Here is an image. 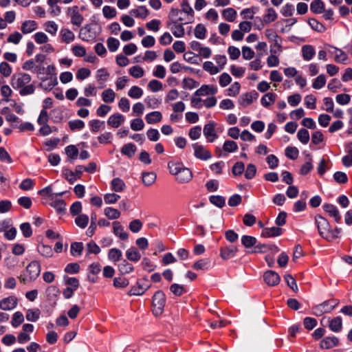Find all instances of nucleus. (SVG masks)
<instances>
[{
  "mask_svg": "<svg viewBox=\"0 0 352 352\" xmlns=\"http://www.w3.org/2000/svg\"><path fill=\"white\" fill-rule=\"evenodd\" d=\"M32 80L30 74L19 72L12 76L10 84L16 90H19V94L22 96L31 95L34 93L35 87L33 85H28Z\"/></svg>",
  "mask_w": 352,
  "mask_h": 352,
  "instance_id": "obj_1",
  "label": "nucleus"
},
{
  "mask_svg": "<svg viewBox=\"0 0 352 352\" xmlns=\"http://www.w3.org/2000/svg\"><path fill=\"white\" fill-rule=\"evenodd\" d=\"M315 222L318 233L323 239L331 241L339 237L341 229L338 228L331 229L329 221L324 217L317 215L315 217Z\"/></svg>",
  "mask_w": 352,
  "mask_h": 352,
  "instance_id": "obj_2",
  "label": "nucleus"
},
{
  "mask_svg": "<svg viewBox=\"0 0 352 352\" xmlns=\"http://www.w3.org/2000/svg\"><path fill=\"white\" fill-rule=\"evenodd\" d=\"M168 168L170 173L175 175L176 181L179 184L188 183L192 179L191 170L181 162L170 161L168 163Z\"/></svg>",
  "mask_w": 352,
  "mask_h": 352,
  "instance_id": "obj_3",
  "label": "nucleus"
},
{
  "mask_svg": "<svg viewBox=\"0 0 352 352\" xmlns=\"http://www.w3.org/2000/svg\"><path fill=\"white\" fill-rule=\"evenodd\" d=\"M166 301L165 294L162 290H158L154 294L152 298V311L155 316L162 314Z\"/></svg>",
  "mask_w": 352,
  "mask_h": 352,
  "instance_id": "obj_4",
  "label": "nucleus"
},
{
  "mask_svg": "<svg viewBox=\"0 0 352 352\" xmlns=\"http://www.w3.org/2000/svg\"><path fill=\"white\" fill-rule=\"evenodd\" d=\"M339 302L336 299H329L314 307L316 315H322L324 313L331 312L338 305Z\"/></svg>",
  "mask_w": 352,
  "mask_h": 352,
  "instance_id": "obj_5",
  "label": "nucleus"
},
{
  "mask_svg": "<svg viewBox=\"0 0 352 352\" xmlns=\"http://www.w3.org/2000/svg\"><path fill=\"white\" fill-rule=\"evenodd\" d=\"M151 287V285L146 278L138 281L137 286L133 287L128 294L129 296H141Z\"/></svg>",
  "mask_w": 352,
  "mask_h": 352,
  "instance_id": "obj_6",
  "label": "nucleus"
},
{
  "mask_svg": "<svg viewBox=\"0 0 352 352\" xmlns=\"http://www.w3.org/2000/svg\"><path fill=\"white\" fill-rule=\"evenodd\" d=\"M67 14L71 19V23L74 25L80 27L84 21L82 15L79 12V8L77 6L69 7L67 10Z\"/></svg>",
  "mask_w": 352,
  "mask_h": 352,
  "instance_id": "obj_7",
  "label": "nucleus"
},
{
  "mask_svg": "<svg viewBox=\"0 0 352 352\" xmlns=\"http://www.w3.org/2000/svg\"><path fill=\"white\" fill-rule=\"evenodd\" d=\"M216 126V122L210 121L204 126L203 133L208 142H212L218 138L215 132Z\"/></svg>",
  "mask_w": 352,
  "mask_h": 352,
  "instance_id": "obj_8",
  "label": "nucleus"
},
{
  "mask_svg": "<svg viewBox=\"0 0 352 352\" xmlns=\"http://www.w3.org/2000/svg\"><path fill=\"white\" fill-rule=\"evenodd\" d=\"M195 157L201 160H208L212 157L211 153L204 146L195 143L192 145Z\"/></svg>",
  "mask_w": 352,
  "mask_h": 352,
  "instance_id": "obj_9",
  "label": "nucleus"
},
{
  "mask_svg": "<svg viewBox=\"0 0 352 352\" xmlns=\"http://www.w3.org/2000/svg\"><path fill=\"white\" fill-rule=\"evenodd\" d=\"M185 20L184 18L179 16L178 19L173 21V25L170 28L172 33L175 37L180 38L184 36L185 34L183 23H182Z\"/></svg>",
  "mask_w": 352,
  "mask_h": 352,
  "instance_id": "obj_10",
  "label": "nucleus"
},
{
  "mask_svg": "<svg viewBox=\"0 0 352 352\" xmlns=\"http://www.w3.org/2000/svg\"><path fill=\"white\" fill-rule=\"evenodd\" d=\"M181 12L186 14L185 20H187L184 23H192L194 20V10L190 6L188 0H182L181 2Z\"/></svg>",
  "mask_w": 352,
  "mask_h": 352,
  "instance_id": "obj_11",
  "label": "nucleus"
},
{
  "mask_svg": "<svg viewBox=\"0 0 352 352\" xmlns=\"http://www.w3.org/2000/svg\"><path fill=\"white\" fill-rule=\"evenodd\" d=\"M263 278L265 283L270 287L277 285L280 280L279 275L272 270L265 272L263 274Z\"/></svg>",
  "mask_w": 352,
  "mask_h": 352,
  "instance_id": "obj_12",
  "label": "nucleus"
},
{
  "mask_svg": "<svg viewBox=\"0 0 352 352\" xmlns=\"http://www.w3.org/2000/svg\"><path fill=\"white\" fill-rule=\"evenodd\" d=\"M26 272L29 275L30 280H35L39 276L41 272L40 263L36 261H32L27 266Z\"/></svg>",
  "mask_w": 352,
  "mask_h": 352,
  "instance_id": "obj_13",
  "label": "nucleus"
},
{
  "mask_svg": "<svg viewBox=\"0 0 352 352\" xmlns=\"http://www.w3.org/2000/svg\"><path fill=\"white\" fill-rule=\"evenodd\" d=\"M238 251V248L234 245L221 247L220 248V256L223 260L233 258Z\"/></svg>",
  "mask_w": 352,
  "mask_h": 352,
  "instance_id": "obj_14",
  "label": "nucleus"
},
{
  "mask_svg": "<svg viewBox=\"0 0 352 352\" xmlns=\"http://www.w3.org/2000/svg\"><path fill=\"white\" fill-rule=\"evenodd\" d=\"M17 305V298L14 296L5 298L0 301V309L2 310H12Z\"/></svg>",
  "mask_w": 352,
  "mask_h": 352,
  "instance_id": "obj_15",
  "label": "nucleus"
},
{
  "mask_svg": "<svg viewBox=\"0 0 352 352\" xmlns=\"http://www.w3.org/2000/svg\"><path fill=\"white\" fill-rule=\"evenodd\" d=\"M58 84L56 76L41 78L39 87L45 91L52 90Z\"/></svg>",
  "mask_w": 352,
  "mask_h": 352,
  "instance_id": "obj_16",
  "label": "nucleus"
},
{
  "mask_svg": "<svg viewBox=\"0 0 352 352\" xmlns=\"http://www.w3.org/2000/svg\"><path fill=\"white\" fill-rule=\"evenodd\" d=\"M112 226L113 232L116 236L119 237L120 239L122 241H126L128 239L129 234L126 232L124 231V227L119 221H113L112 223Z\"/></svg>",
  "mask_w": 352,
  "mask_h": 352,
  "instance_id": "obj_17",
  "label": "nucleus"
},
{
  "mask_svg": "<svg viewBox=\"0 0 352 352\" xmlns=\"http://www.w3.org/2000/svg\"><path fill=\"white\" fill-rule=\"evenodd\" d=\"M322 207L324 210L330 217H333L336 222H340L341 219V215L336 206L331 204H324Z\"/></svg>",
  "mask_w": 352,
  "mask_h": 352,
  "instance_id": "obj_18",
  "label": "nucleus"
},
{
  "mask_svg": "<svg viewBox=\"0 0 352 352\" xmlns=\"http://www.w3.org/2000/svg\"><path fill=\"white\" fill-rule=\"evenodd\" d=\"M217 88L214 85H204L194 94L196 96H204L209 94L214 95L217 93Z\"/></svg>",
  "mask_w": 352,
  "mask_h": 352,
  "instance_id": "obj_19",
  "label": "nucleus"
},
{
  "mask_svg": "<svg viewBox=\"0 0 352 352\" xmlns=\"http://www.w3.org/2000/svg\"><path fill=\"white\" fill-rule=\"evenodd\" d=\"M125 120L124 116L119 113H116L109 116L107 124L113 128H118Z\"/></svg>",
  "mask_w": 352,
  "mask_h": 352,
  "instance_id": "obj_20",
  "label": "nucleus"
},
{
  "mask_svg": "<svg viewBox=\"0 0 352 352\" xmlns=\"http://www.w3.org/2000/svg\"><path fill=\"white\" fill-rule=\"evenodd\" d=\"M129 14L135 18L145 19L149 14V10L146 6H140L136 8L131 9L129 11Z\"/></svg>",
  "mask_w": 352,
  "mask_h": 352,
  "instance_id": "obj_21",
  "label": "nucleus"
},
{
  "mask_svg": "<svg viewBox=\"0 0 352 352\" xmlns=\"http://www.w3.org/2000/svg\"><path fill=\"white\" fill-rule=\"evenodd\" d=\"M277 17L278 15L276 11L272 8H268L267 10V13L263 15V21H261V27L258 26L257 28L258 30H261L264 26V24H268L272 22H274V21L276 20Z\"/></svg>",
  "mask_w": 352,
  "mask_h": 352,
  "instance_id": "obj_22",
  "label": "nucleus"
},
{
  "mask_svg": "<svg viewBox=\"0 0 352 352\" xmlns=\"http://www.w3.org/2000/svg\"><path fill=\"white\" fill-rule=\"evenodd\" d=\"M338 339L335 337H326L322 339L320 343V346L322 349H329L338 344Z\"/></svg>",
  "mask_w": 352,
  "mask_h": 352,
  "instance_id": "obj_23",
  "label": "nucleus"
},
{
  "mask_svg": "<svg viewBox=\"0 0 352 352\" xmlns=\"http://www.w3.org/2000/svg\"><path fill=\"white\" fill-rule=\"evenodd\" d=\"M282 233L281 228L278 227L265 228L261 232V236L265 238L274 237L280 235Z\"/></svg>",
  "mask_w": 352,
  "mask_h": 352,
  "instance_id": "obj_24",
  "label": "nucleus"
},
{
  "mask_svg": "<svg viewBox=\"0 0 352 352\" xmlns=\"http://www.w3.org/2000/svg\"><path fill=\"white\" fill-rule=\"evenodd\" d=\"M50 201V206L53 207L58 213H62L65 210L66 204L62 199H59L56 196Z\"/></svg>",
  "mask_w": 352,
  "mask_h": 352,
  "instance_id": "obj_25",
  "label": "nucleus"
},
{
  "mask_svg": "<svg viewBox=\"0 0 352 352\" xmlns=\"http://www.w3.org/2000/svg\"><path fill=\"white\" fill-rule=\"evenodd\" d=\"M157 175L153 172H143L142 173V180L146 186H152L156 181Z\"/></svg>",
  "mask_w": 352,
  "mask_h": 352,
  "instance_id": "obj_26",
  "label": "nucleus"
},
{
  "mask_svg": "<svg viewBox=\"0 0 352 352\" xmlns=\"http://www.w3.org/2000/svg\"><path fill=\"white\" fill-rule=\"evenodd\" d=\"M37 28V23L33 20L25 21L21 25V32L24 34H30Z\"/></svg>",
  "mask_w": 352,
  "mask_h": 352,
  "instance_id": "obj_27",
  "label": "nucleus"
},
{
  "mask_svg": "<svg viewBox=\"0 0 352 352\" xmlns=\"http://www.w3.org/2000/svg\"><path fill=\"white\" fill-rule=\"evenodd\" d=\"M302 56L305 60H310L314 56L316 51L311 45H305L302 47Z\"/></svg>",
  "mask_w": 352,
  "mask_h": 352,
  "instance_id": "obj_28",
  "label": "nucleus"
},
{
  "mask_svg": "<svg viewBox=\"0 0 352 352\" xmlns=\"http://www.w3.org/2000/svg\"><path fill=\"white\" fill-rule=\"evenodd\" d=\"M79 38L84 41H90L94 39L95 36L91 33L89 26H85L80 29Z\"/></svg>",
  "mask_w": 352,
  "mask_h": 352,
  "instance_id": "obj_29",
  "label": "nucleus"
},
{
  "mask_svg": "<svg viewBox=\"0 0 352 352\" xmlns=\"http://www.w3.org/2000/svg\"><path fill=\"white\" fill-rule=\"evenodd\" d=\"M146 121L148 124H152L161 122L162 115L160 111H153L148 113L145 117Z\"/></svg>",
  "mask_w": 352,
  "mask_h": 352,
  "instance_id": "obj_30",
  "label": "nucleus"
},
{
  "mask_svg": "<svg viewBox=\"0 0 352 352\" xmlns=\"http://www.w3.org/2000/svg\"><path fill=\"white\" fill-rule=\"evenodd\" d=\"M310 10L314 14H321L324 11V3L322 0H314L310 4Z\"/></svg>",
  "mask_w": 352,
  "mask_h": 352,
  "instance_id": "obj_31",
  "label": "nucleus"
},
{
  "mask_svg": "<svg viewBox=\"0 0 352 352\" xmlns=\"http://www.w3.org/2000/svg\"><path fill=\"white\" fill-rule=\"evenodd\" d=\"M47 5L50 7L49 12L52 16H57L61 12L60 8L57 5L58 0H47Z\"/></svg>",
  "mask_w": 352,
  "mask_h": 352,
  "instance_id": "obj_32",
  "label": "nucleus"
},
{
  "mask_svg": "<svg viewBox=\"0 0 352 352\" xmlns=\"http://www.w3.org/2000/svg\"><path fill=\"white\" fill-rule=\"evenodd\" d=\"M61 41L65 43H69L74 40V34L67 28H63L60 32Z\"/></svg>",
  "mask_w": 352,
  "mask_h": 352,
  "instance_id": "obj_33",
  "label": "nucleus"
},
{
  "mask_svg": "<svg viewBox=\"0 0 352 352\" xmlns=\"http://www.w3.org/2000/svg\"><path fill=\"white\" fill-rule=\"evenodd\" d=\"M237 13L232 8H228L222 11L223 17L228 22H233L236 18Z\"/></svg>",
  "mask_w": 352,
  "mask_h": 352,
  "instance_id": "obj_34",
  "label": "nucleus"
},
{
  "mask_svg": "<svg viewBox=\"0 0 352 352\" xmlns=\"http://www.w3.org/2000/svg\"><path fill=\"white\" fill-rule=\"evenodd\" d=\"M111 190L116 192H122L126 186L124 181L118 177L114 178L111 182Z\"/></svg>",
  "mask_w": 352,
  "mask_h": 352,
  "instance_id": "obj_35",
  "label": "nucleus"
},
{
  "mask_svg": "<svg viewBox=\"0 0 352 352\" xmlns=\"http://www.w3.org/2000/svg\"><path fill=\"white\" fill-rule=\"evenodd\" d=\"M329 328L334 332H339L342 328V320L341 317L338 316L333 318L329 322Z\"/></svg>",
  "mask_w": 352,
  "mask_h": 352,
  "instance_id": "obj_36",
  "label": "nucleus"
},
{
  "mask_svg": "<svg viewBox=\"0 0 352 352\" xmlns=\"http://www.w3.org/2000/svg\"><path fill=\"white\" fill-rule=\"evenodd\" d=\"M126 257L131 261L138 262L140 259L141 255L135 248H131L126 250Z\"/></svg>",
  "mask_w": 352,
  "mask_h": 352,
  "instance_id": "obj_37",
  "label": "nucleus"
},
{
  "mask_svg": "<svg viewBox=\"0 0 352 352\" xmlns=\"http://www.w3.org/2000/svg\"><path fill=\"white\" fill-rule=\"evenodd\" d=\"M104 215L109 219L114 220L118 219L121 214L120 212L111 207H107L104 210Z\"/></svg>",
  "mask_w": 352,
  "mask_h": 352,
  "instance_id": "obj_38",
  "label": "nucleus"
},
{
  "mask_svg": "<svg viewBox=\"0 0 352 352\" xmlns=\"http://www.w3.org/2000/svg\"><path fill=\"white\" fill-rule=\"evenodd\" d=\"M41 315V311L38 309H30L26 311V319L30 322L37 321Z\"/></svg>",
  "mask_w": 352,
  "mask_h": 352,
  "instance_id": "obj_39",
  "label": "nucleus"
},
{
  "mask_svg": "<svg viewBox=\"0 0 352 352\" xmlns=\"http://www.w3.org/2000/svg\"><path fill=\"white\" fill-rule=\"evenodd\" d=\"M276 98V95L274 93H267L264 95L261 100V103L265 107H268L271 104L274 103Z\"/></svg>",
  "mask_w": 352,
  "mask_h": 352,
  "instance_id": "obj_40",
  "label": "nucleus"
},
{
  "mask_svg": "<svg viewBox=\"0 0 352 352\" xmlns=\"http://www.w3.org/2000/svg\"><path fill=\"white\" fill-rule=\"evenodd\" d=\"M102 99L106 103H111L114 101L116 98V93L111 89L104 90L102 94Z\"/></svg>",
  "mask_w": 352,
  "mask_h": 352,
  "instance_id": "obj_41",
  "label": "nucleus"
},
{
  "mask_svg": "<svg viewBox=\"0 0 352 352\" xmlns=\"http://www.w3.org/2000/svg\"><path fill=\"white\" fill-rule=\"evenodd\" d=\"M203 69L210 75L217 74L220 72V69H219L217 66H215L211 61L204 62L203 64Z\"/></svg>",
  "mask_w": 352,
  "mask_h": 352,
  "instance_id": "obj_42",
  "label": "nucleus"
},
{
  "mask_svg": "<svg viewBox=\"0 0 352 352\" xmlns=\"http://www.w3.org/2000/svg\"><path fill=\"white\" fill-rule=\"evenodd\" d=\"M118 271L122 274H127L133 270V267L126 260H123L118 266Z\"/></svg>",
  "mask_w": 352,
  "mask_h": 352,
  "instance_id": "obj_43",
  "label": "nucleus"
},
{
  "mask_svg": "<svg viewBox=\"0 0 352 352\" xmlns=\"http://www.w3.org/2000/svg\"><path fill=\"white\" fill-rule=\"evenodd\" d=\"M122 256L121 250L118 248H111L108 252V258L112 262H117L120 260Z\"/></svg>",
  "mask_w": 352,
  "mask_h": 352,
  "instance_id": "obj_44",
  "label": "nucleus"
},
{
  "mask_svg": "<svg viewBox=\"0 0 352 352\" xmlns=\"http://www.w3.org/2000/svg\"><path fill=\"white\" fill-rule=\"evenodd\" d=\"M135 151L136 146L132 143L124 144L121 150L122 153L129 157H131L135 154Z\"/></svg>",
  "mask_w": 352,
  "mask_h": 352,
  "instance_id": "obj_45",
  "label": "nucleus"
},
{
  "mask_svg": "<svg viewBox=\"0 0 352 352\" xmlns=\"http://www.w3.org/2000/svg\"><path fill=\"white\" fill-rule=\"evenodd\" d=\"M268 250H275L276 251H278V248L274 245H267L265 244H258L254 245V250L252 251L253 253H258V252H265Z\"/></svg>",
  "mask_w": 352,
  "mask_h": 352,
  "instance_id": "obj_46",
  "label": "nucleus"
},
{
  "mask_svg": "<svg viewBox=\"0 0 352 352\" xmlns=\"http://www.w3.org/2000/svg\"><path fill=\"white\" fill-rule=\"evenodd\" d=\"M143 95V90L138 87V86H133L131 87V89L128 91V96L134 99H138L140 98Z\"/></svg>",
  "mask_w": 352,
  "mask_h": 352,
  "instance_id": "obj_47",
  "label": "nucleus"
},
{
  "mask_svg": "<svg viewBox=\"0 0 352 352\" xmlns=\"http://www.w3.org/2000/svg\"><path fill=\"white\" fill-rule=\"evenodd\" d=\"M241 243L246 248H250L256 245V239L252 236L243 235L241 237Z\"/></svg>",
  "mask_w": 352,
  "mask_h": 352,
  "instance_id": "obj_48",
  "label": "nucleus"
},
{
  "mask_svg": "<svg viewBox=\"0 0 352 352\" xmlns=\"http://www.w3.org/2000/svg\"><path fill=\"white\" fill-rule=\"evenodd\" d=\"M308 23L314 30L318 32H324L326 30L324 25L315 19H309Z\"/></svg>",
  "mask_w": 352,
  "mask_h": 352,
  "instance_id": "obj_49",
  "label": "nucleus"
},
{
  "mask_svg": "<svg viewBox=\"0 0 352 352\" xmlns=\"http://www.w3.org/2000/svg\"><path fill=\"white\" fill-rule=\"evenodd\" d=\"M45 30L52 35H56L58 31V25L52 21H47L44 23Z\"/></svg>",
  "mask_w": 352,
  "mask_h": 352,
  "instance_id": "obj_50",
  "label": "nucleus"
},
{
  "mask_svg": "<svg viewBox=\"0 0 352 352\" xmlns=\"http://www.w3.org/2000/svg\"><path fill=\"white\" fill-rule=\"evenodd\" d=\"M24 321V316L23 314L20 311L15 312L11 320V324L14 327H17L20 324H21Z\"/></svg>",
  "mask_w": 352,
  "mask_h": 352,
  "instance_id": "obj_51",
  "label": "nucleus"
},
{
  "mask_svg": "<svg viewBox=\"0 0 352 352\" xmlns=\"http://www.w3.org/2000/svg\"><path fill=\"white\" fill-rule=\"evenodd\" d=\"M209 200L211 204L219 208H223L226 204L225 198L219 195H212L210 197Z\"/></svg>",
  "mask_w": 352,
  "mask_h": 352,
  "instance_id": "obj_52",
  "label": "nucleus"
},
{
  "mask_svg": "<svg viewBox=\"0 0 352 352\" xmlns=\"http://www.w3.org/2000/svg\"><path fill=\"white\" fill-rule=\"evenodd\" d=\"M129 73L130 75H131L133 77L139 78L144 76V71L142 67L138 65L133 66L131 67L129 70Z\"/></svg>",
  "mask_w": 352,
  "mask_h": 352,
  "instance_id": "obj_53",
  "label": "nucleus"
},
{
  "mask_svg": "<svg viewBox=\"0 0 352 352\" xmlns=\"http://www.w3.org/2000/svg\"><path fill=\"white\" fill-rule=\"evenodd\" d=\"M206 27L203 24L199 23L195 27V36L199 39H204L206 38Z\"/></svg>",
  "mask_w": 352,
  "mask_h": 352,
  "instance_id": "obj_54",
  "label": "nucleus"
},
{
  "mask_svg": "<svg viewBox=\"0 0 352 352\" xmlns=\"http://www.w3.org/2000/svg\"><path fill=\"white\" fill-rule=\"evenodd\" d=\"M83 250V244L81 242H74L71 245V254L73 256H79L82 254Z\"/></svg>",
  "mask_w": 352,
  "mask_h": 352,
  "instance_id": "obj_55",
  "label": "nucleus"
},
{
  "mask_svg": "<svg viewBox=\"0 0 352 352\" xmlns=\"http://www.w3.org/2000/svg\"><path fill=\"white\" fill-rule=\"evenodd\" d=\"M39 253L45 257H51L53 255V250L51 246L47 245H41L38 247Z\"/></svg>",
  "mask_w": 352,
  "mask_h": 352,
  "instance_id": "obj_56",
  "label": "nucleus"
},
{
  "mask_svg": "<svg viewBox=\"0 0 352 352\" xmlns=\"http://www.w3.org/2000/svg\"><path fill=\"white\" fill-rule=\"evenodd\" d=\"M223 149L226 152L232 153L238 149V145L232 140H226L223 144Z\"/></svg>",
  "mask_w": 352,
  "mask_h": 352,
  "instance_id": "obj_57",
  "label": "nucleus"
},
{
  "mask_svg": "<svg viewBox=\"0 0 352 352\" xmlns=\"http://www.w3.org/2000/svg\"><path fill=\"white\" fill-rule=\"evenodd\" d=\"M210 265V261L207 258L204 259H200L197 261H196L193 265L192 267L196 270H207L208 267V265Z\"/></svg>",
  "mask_w": 352,
  "mask_h": 352,
  "instance_id": "obj_58",
  "label": "nucleus"
},
{
  "mask_svg": "<svg viewBox=\"0 0 352 352\" xmlns=\"http://www.w3.org/2000/svg\"><path fill=\"white\" fill-rule=\"evenodd\" d=\"M89 222V217L86 214H79L76 219H75V223L76 224L81 228H85Z\"/></svg>",
  "mask_w": 352,
  "mask_h": 352,
  "instance_id": "obj_59",
  "label": "nucleus"
},
{
  "mask_svg": "<svg viewBox=\"0 0 352 352\" xmlns=\"http://www.w3.org/2000/svg\"><path fill=\"white\" fill-rule=\"evenodd\" d=\"M297 137L298 140L304 144H306L309 141V133L305 129H301L298 131Z\"/></svg>",
  "mask_w": 352,
  "mask_h": 352,
  "instance_id": "obj_60",
  "label": "nucleus"
},
{
  "mask_svg": "<svg viewBox=\"0 0 352 352\" xmlns=\"http://www.w3.org/2000/svg\"><path fill=\"white\" fill-rule=\"evenodd\" d=\"M91 131L94 133L98 132L101 127L104 126V122L99 120H92L89 122Z\"/></svg>",
  "mask_w": 352,
  "mask_h": 352,
  "instance_id": "obj_61",
  "label": "nucleus"
},
{
  "mask_svg": "<svg viewBox=\"0 0 352 352\" xmlns=\"http://www.w3.org/2000/svg\"><path fill=\"white\" fill-rule=\"evenodd\" d=\"M325 83V76L324 74H320L314 80L312 87L316 89H320L324 86Z\"/></svg>",
  "mask_w": 352,
  "mask_h": 352,
  "instance_id": "obj_62",
  "label": "nucleus"
},
{
  "mask_svg": "<svg viewBox=\"0 0 352 352\" xmlns=\"http://www.w3.org/2000/svg\"><path fill=\"white\" fill-rule=\"evenodd\" d=\"M107 44L109 50L112 52H116L120 46L119 41L113 37H110L107 39Z\"/></svg>",
  "mask_w": 352,
  "mask_h": 352,
  "instance_id": "obj_63",
  "label": "nucleus"
},
{
  "mask_svg": "<svg viewBox=\"0 0 352 352\" xmlns=\"http://www.w3.org/2000/svg\"><path fill=\"white\" fill-rule=\"evenodd\" d=\"M231 76L226 72L222 73L219 78V83L221 87H226L231 82Z\"/></svg>",
  "mask_w": 352,
  "mask_h": 352,
  "instance_id": "obj_64",
  "label": "nucleus"
}]
</instances>
